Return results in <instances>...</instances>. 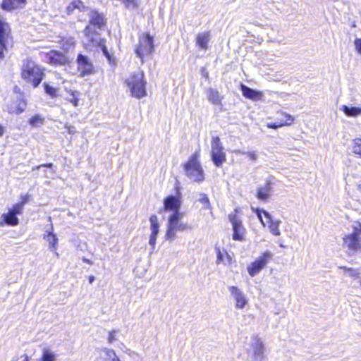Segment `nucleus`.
I'll use <instances>...</instances> for the list:
<instances>
[{
    "mask_svg": "<svg viewBox=\"0 0 361 361\" xmlns=\"http://www.w3.org/2000/svg\"><path fill=\"white\" fill-rule=\"evenodd\" d=\"M126 83L130 90L131 96L137 99H141L147 96V81L145 79L144 73L141 71L133 72Z\"/></svg>",
    "mask_w": 361,
    "mask_h": 361,
    "instance_id": "nucleus-1",
    "label": "nucleus"
},
{
    "mask_svg": "<svg viewBox=\"0 0 361 361\" xmlns=\"http://www.w3.org/2000/svg\"><path fill=\"white\" fill-rule=\"evenodd\" d=\"M22 78L37 87L44 78L42 70L31 60H27L22 68Z\"/></svg>",
    "mask_w": 361,
    "mask_h": 361,
    "instance_id": "nucleus-2",
    "label": "nucleus"
},
{
    "mask_svg": "<svg viewBox=\"0 0 361 361\" xmlns=\"http://www.w3.org/2000/svg\"><path fill=\"white\" fill-rule=\"evenodd\" d=\"M184 169L188 178L192 181L202 182L204 180V171L197 159V155H192L185 164Z\"/></svg>",
    "mask_w": 361,
    "mask_h": 361,
    "instance_id": "nucleus-3",
    "label": "nucleus"
},
{
    "mask_svg": "<svg viewBox=\"0 0 361 361\" xmlns=\"http://www.w3.org/2000/svg\"><path fill=\"white\" fill-rule=\"evenodd\" d=\"M344 245L348 250L356 251L361 248V224L355 222L352 226V231L343 238Z\"/></svg>",
    "mask_w": 361,
    "mask_h": 361,
    "instance_id": "nucleus-4",
    "label": "nucleus"
},
{
    "mask_svg": "<svg viewBox=\"0 0 361 361\" xmlns=\"http://www.w3.org/2000/svg\"><path fill=\"white\" fill-rule=\"evenodd\" d=\"M77 70L79 76L84 78L95 73L93 62L87 56L79 53L76 58Z\"/></svg>",
    "mask_w": 361,
    "mask_h": 361,
    "instance_id": "nucleus-5",
    "label": "nucleus"
},
{
    "mask_svg": "<svg viewBox=\"0 0 361 361\" xmlns=\"http://www.w3.org/2000/svg\"><path fill=\"white\" fill-rule=\"evenodd\" d=\"M211 148L212 160L216 166L220 167L226 161V153L224 152L219 137H212Z\"/></svg>",
    "mask_w": 361,
    "mask_h": 361,
    "instance_id": "nucleus-6",
    "label": "nucleus"
},
{
    "mask_svg": "<svg viewBox=\"0 0 361 361\" xmlns=\"http://www.w3.org/2000/svg\"><path fill=\"white\" fill-rule=\"evenodd\" d=\"M273 255V253L270 251L264 252L257 260L247 267L248 274L251 276H256L266 267Z\"/></svg>",
    "mask_w": 361,
    "mask_h": 361,
    "instance_id": "nucleus-7",
    "label": "nucleus"
},
{
    "mask_svg": "<svg viewBox=\"0 0 361 361\" xmlns=\"http://www.w3.org/2000/svg\"><path fill=\"white\" fill-rule=\"evenodd\" d=\"M154 51L153 37L146 34L140 38L139 46L135 49L136 55L142 59L144 56L149 55Z\"/></svg>",
    "mask_w": 361,
    "mask_h": 361,
    "instance_id": "nucleus-8",
    "label": "nucleus"
},
{
    "mask_svg": "<svg viewBox=\"0 0 361 361\" xmlns=\"http://www.w3.org/2000/svg\"><path fill=\"white\" fill-rule=\"evenodd\" d=\"M255 213H256L259 220L260 221V222L262 223V224L264 226H265L266 224H265L264 221H263L262 214H263L264 215V216L267 218V222L269 224V231L274 235L278 236V235H281V232L279 228L281 221H279V220L274 221L272 219L271 215L268 212H267L264 209H261L259 208H257L255 209Z\"/></svg>",
    "mask_w": 361,
    "mask_h": 361,
    "instance_id": "nucleus-9",
    "label": "nucleus"
},
{
    "mask_svg": "<svg viewBox=\"0 0 361 361\" xmlns=\"http://www.w3.org/2000/svg\"><path fill=\"white\" fill-rule=\"evenodd\" d=\"M89 24L84 30V32H90V30H101L105 25V20L103 14L97 11H91L89 14Z\"/></svg>",
    "mask_w": 361,
    "mask_h": 361,
    "instance_id": "nucleus-10",
    "label": "nucleus"
},
{
    "mask_svg": "<svg viewBox=\"0 0 361 361\" xmlns=\"http://www.w3.org/2000/svg\"><path fill=\"white\" fill-rule=\"evenodd\" d=\"M228 219L232 224L233 226V239L236 241H243L245 229L242 224L241 220L235 214H230Z\"/></svg>",
    "mask_w": 361,
    "mask_h": 361,
    "instance_id": "nucleus-11",
    "label": "nucleus"
},
{
    "mask_svg": "<svg viewBox=\"0 0 361 361\" xmlns=\"http://www.w3.org/2000/svg\"><path fill=\"white\" fill-rule=\"evenodd\" d=\"M183 216L180 212H173L168 220L167 230L166 237L167 240H173L176 238L177 231L178 223Z\"/></svg>",
    "mask_w": 361,
    "mask_h": 361,
    "instance_id": "nucleus-12",
    "label": "nucleus"
},
{
    "mask_svg": "<svg viewBox=\"0 0 361 361\" xmlns=\"http://www.w3.org/2000/svg\"><path fill=\"white\" fill-rule=\"evenodd\" d=\"M276 179L274 177H269L264 185H261L257 190V197L262 201H267L269 197L271 195L273 192V185L275 184Z\"/></svg>",
    "mask_w": 361,
    "mask_h": 361,
    "instance_id": "nucleus-13",
    "label": "nucleus"
},
{
    "mask_svg": "<svg viewBox=\"0 0 361 361\" xmlns=\"http://www.w3.org/2000/svg\"><path fill=\"white\" fill-rule=\"evenodd\" d=\"M180 193L177 190V195H169L164 199V209L172 211L173 212H180L179 209L181 206Z\"/></svg>",
    "mask_w": 361,
    "mask_h": 361,
    "instance_id": "nucleus-14",
    "label": "nucleus"
},
{
    "mask_svg": "<svg viewBox=\"0 0 361 361\" xmlns=\"http://www.w3.org/2000/svg\"><path fill=\"white\" fill-rule=\"evenodd\" d=\"M228 290L235 300V307L237 309L244 308L247 303V300L243 291L240 290L237 286H229Z\"/></svg>",
    "mask_w": 361,
    "mask_h": 361,
    "instance_id": "nucleus-15",
    "label": "nucleus"
},
{
    "mask_svg": "<svg viewBox=\"0 0 361 361\" xmlns=\"http://www.w3.org/2000/svg\"><path fill=\"white\" fill-rule=\"evenodd\" d=\"M27 0H3L1 8L7 12H11L14 10L24 8L26 6Z\"/></svg>",
    "mask_w": 361,
    "mask_h": 361,
    "instance_id": "nucleus-16",
    "label": "nucleus"
},
{
    "mask_svg": "<svg viewBox=\"0 0 361 361\" xmlns=\"http://www.w3.org/2000/svg\"><path fill=\"white\" fill-rule=\"evenodd\" d=\"M253 350V360L255 361H262L264 358V345L263 341L255 337L254 342L252 343Z\"/></svg>",
    "mask_w": 361,
    "mask_h": 361,
    "instance_id": "nucleus-17",
    "label": "nucleus"
},
{
    "mask_svg": "<svg viewBox=\"0 0 361 361\" xmlns=\"http://www.w3.org/2000/svg\"><path fill=\"white\" fill-rule=\"evenodd\" d=\"M47 57L49 63L53 65L64 66L69 63L68 58L58 51H51Z\"/></svg>",
    "mask_w": 361,
    "mask_h": 361,
    "instance_id": "nucleus-18",
    "label": "nucleus"
},
{
    "mask_svg": "<svg viewBox=\"0 0 361 361\" xmlns=\"http://www.w3.org/2000/svg\"><path fill=\"white\" fill-rule=\"evenodd\" d=\"M241 91L243 95L253 101H261L263 99V93L258 90L252 89L245 85H241Z\"/></svg>",
    "mask_w": 361,
    "mask_h": 361,
    "instance_id": "nucleus-19",
    "label": "nucleus"
},
{
    "mask_svg": "<svg viewBox=\"0 0 361 361\" xmlns=\"http://www.w3.org/2000/svg\"><path fill=\"white\" fill-rule=\"evenodd\" d=\"M99 31V30H90V32H84L87 40L95 47H99L103 43L106 42V40L101 37Z\"/></svg>",
    "mask_w": 361,
    "mask_h": 361,
    "instance_id": "nucleus-20",
    "label": "nucleus"
},
{
    "mask_svg": "<svg viewBox=\"0 0 361 361\" xmlns=\"http://www.w3.org/2000/svg\"><path fill=\"white\" fill-rule=\"evenodd\" d=\"M46 233H47L44 235V239L49 243L50 250L51 251H54L56 252V255L59 256V254L56 252L58 244V238L53 233L52 224L50 225V228L47 230Z\"/></svg>",
    "mask_w": 361,
    "mask_h": 361,
    "instance_id": "nucleus-21",
    "label": "nucleus"
},
{
    "mask_svg": "<svg viewBox=\"0 0 361 361\" xmlns=\"http://www.w3.org/2000/svg\"><path fill=\"white\" fill-rule=\"evenodd\" d=\"M208 100L214 105H221L223 97L216 89L208 88L206 90Z\"/></svg>",
    "mask_w": 361,
    "mask_h": 361,
    "instance_id": "nucleus-22",
    "label": "nucleus"
},
{
    "mask_svg": "<svg viewBox=\"0 0 361 361\" xmlns=\"http://www.w3.org/2000/svg\"><path fill=\"white\" fill-rule=\"evenodd\" d=\"M279 114L283 116L286 118V121H284L283 123H279L278 121H276V122L268 123L267 127L269 128L277 129L282 126H290L293 123L294 118L291 115L282 111L279 113Z\"/></svg>",
    "mask_w": 361,
    "mask_h": 361,
    "instance_id": "nucleus-23",
    "label": "nucleus"
},
{
    "mask_svg": "<svg viewBox=\"0 0 361 361\" xmlns=\"http://www.w3.org/2000/svg\"><path fill=\"white\" fill-rule=\"evenodd\" d=\"M86 8V6L81 0H73L66 8V13L67 16H71L74 13L75 10L84 11Z\"/></svg>",
    "mask_w": 361,
    "mask_h": 361,
    "instance_id": "nucleus-24",
    "label": "nucleus"
},
{
    "mask_svg": "<svg viewBox=\"0 0 361 361\" xmlns=\"http://www.w3.org/2000/svg\"><path fill=\"white\" fill-rule=\"evenodd\" d=\"M210 40V34L209 32L199 33L196 37V44L202 49H207L208 43Z\"/></svg>",
    "mask_w": 361,
    "mask_h": 361,
    "instance_id": "nucleus-25",
    "label": "nucleus"
},
{
    "mask_svg": "<svg viewBox=\"0 0 361 361\" xmlns=\"http://www.w3.org/2000/svg\"><path fill=\"white\" fill-rule=\"evenodd\" d=\"M215 250L216 252V264H226V259L227 260V263L231 262V258L226 250L221 251L217 246L215 247Z\"/></svg>",
    "mask_w": 361,
    "mask_h": 361,
    "instance_id": "nucleus-26",
    "label": "nucleus"
},
{
    "mask_svg": "<svg viewBox=\"0 0 361 361\" xmlns=\"http://www.w3.org/2000/svg\"><path fill=\"white\" fill-rule=\"evenodd\" d=\"M1 219H2L8 226H16L19 224L18 218L9 210L7 213L3 214Z\"/></svg>",
    "mask_w": 361,
    "mask_h": 361,
    "instance_id": "nucleus-27",
    "label": "nucleus"
},
{
    "mask_svg": "<svg viewBox=\"0 0 361 361\" xmlns=\"http://www.w3.org/2000/svg\"><path fill=\"white\" fill-rule=\"evenodd\" d=\"M341 110L348 116L356 117L361 115V107L343 105Z\"/></svg>",
    "mask_w": 361,
    "mask_h": 361,
    "instance_id": "nucleus-28",
    "label": "nucleus"
},
{
    "mask_svg": "<svg viewBox=\"0 0 361 361\" xmlns=\"http://www.w3.org/2000/svg\"><path fill=\"white\" fill-rule=\"evenodd\" d=\"M150 221V229H151V235L154 236H157L159 231V224L158 222V218L156 215H152L149 218Z\"/></svg>",
    "mask_w": 361,
    "mask_h": 361,
    "instance_id": "nucleus-29",
    "label": "nucleus"
},
{
    "mask_svg": "<svg viewBox=\"0 0 361 361\" xmlns=\"http://www.w3.org/2000/svg\"><path fill=\"white\" fill-rule=\"evenodd\" d=\"M200 198L197 200V202L202 204L203 207L202 209L206 210H211L212 209V205L209 201V199L208 196L206 194L201 193L200 195Z\"/></svg>",
    "mask_w": 361,
    "mask_h": 361,
    "instance_id": "nucleus-30",
    "label": "nucleus"
},
{
    "mask_svg": "<svg viewBox=\"0 0 361 361\" xmlns=\"http://www.w3.org/2000/svg\"><path fill=\"white\" fill-rule=\"evenodd\" d=\"M56 355L49 349L44 348L42 352L41 361H55Z\"/></svg>",
    "mask_w": 361,
    "mask_h": 361,
    "instance_id": "nucleus-31",
    "label": "nucleus"
},
{
    "mask_svg": "<svg viewBox=\"0 0 361 361\" xmlns=\"http://www.w3.org/2000/svg\"><path fill=\"white\" fill-rule=\"evenodd\" d=\"M44 123V118L39 114H36V115L33 116L29 120V123L32 127H38L41 125H43Z\"/></svg>",
    "mask_w": 361,
    "mask_h": 361,
    "instance_id": "nucleus-32",
    "label": "nucleus"
},
{
    "mask_svg": "<svg viewBox=\"0 0 361 361\" xmlns=\"http://www.w3.org/2000/svg\"><path fill=\"white\" fill-rule=\"evenodd\" d=\"M44 88L45 93L49 95L51 98H54L57 96V90L50 86L48 83H44Z\"/></svg>",
    "mask_w": 361,
    "mask_h": 361,
    "instance_id": "nucleus-33",
    "label": "nucleus"
},
{
    "mask_svg": "<svg viewBox=\"0 0 361 361\" xmlns=\"http://www.w3.org/2000/svg\"><path fill=\"white\" fill-rule=\"evenodd\" d=\"M122 3L128 9L135 10L139 6L137 0H123Z\"/></svg>",
    "mask_w": 361,
    "mask_h": 361,
    "instance_id": "nucleus-34",
    "label": "nucleus"
},
{
    "mask_svg": "<svg viewBox=\"0 0 361 361\" xmlns=\"http://www.w3.org/2000/svg\"><path fill=\"white\" fill-rule=\"evenodd\" d=\"M99 47L101 48L103 54L106 56V58L107 59L109 62L111 63L114 60V56L112 55H111L110 53L109 52L107 47L105 44V42L103 43Z\"/></svg>",
    "mask_w": 361,
    "mask_h": 361,
    "instance_id": "nucleus-35",
    "label": "nucleus"
},
{
    "mask_svg": "<svg viewBox=\"0 0 361 361\" xmlns=\"http://www.w3.org/2000/svg\"><path fill=\"white\" fill-rule=\"evenodd\" d=\"M13 214H14L16 216L18 214H21L23 211V207L22 204L16 203L15 204L11 209H9Z\"/></svg>",
    "mask_w": 361,
    "mask_h": 361,
    "instance_id": "nucleus-36",
    "label": "nucleus"
},
{
    "mask_svg": "<svg viewBox=\"0 0 361 361\" xmlns=\"http://www.w3.org/2000/svg\"><path fill=\"white\" fill-rule=\"evenodd\" d=\"M107 357L105 361H119L114 350H107L106 352Z\"/></svg>",
    "mask_w": 361,
    "mask_h": 361,
    "instance_id": "nucleus-37",
    "label": "nucleus"
},
{
    "mask_svg": "<svg viewBox=\"0 0 361 361\" xmlns=\"http://www.w3.org/2000/svg\"><path fill=\"white\" fill-rule=\"evenodd\" d=\"M340 269H344L348 272L349 276L350 277H357L360 274V272L357 269L353 268H348L346 267H340Z\"/></svg>",
    "mask_w": 361,
    "mask_h": 361,
    "instance_id": "nucleus-38",
    "label": "nucleus"
},
{
    "mask_svg": "<svg viewBox=\"0 0 361 361\" xmlns=\"http://www.w3.org/2000/svg\"><path fill=\"white\" fill-rule=\"evenodd\" d=\"M353 152L361 157V139H355L354 140Z\"/></svg>",
    "mask_w": 361,
    "mask_h": 361,
    "instance_id": "nucleus-39",
    "label": "nucleus"
},
{
    "mask_svg": "<svg viewBox=\"0 0 361 361\" xmlns=\"http://www.w3.org/2000/svg\"><path fill=\"white\" fill-rule=\"evenodd\" d=\"M354 44L356 51L361 55V38H357L355 40Z\"/></svg>",
    "mask_w": 361,
    "mask_h": 361,
    "instance_id": "nucleus-40",
    "label": "nucleus"
},
{
    "mask_svg": "<svg viewBox=\"0 0 361 361\" xmlns=\"http://www.w3.org/2000/svg\"><path fill=\"white\" fill-rule=\"evenodd\" d=\"M243 154H246L252 161H256L257 159V154L255 152H243Z\"/></svg>",
    "mask_w": 361,
    "mask_h": 361,
    "instance_id": "nucleus-41",
    "label": "nucleus"
},
{
    "mask_svg": "<svg viewBox=\"0 0 361 361\" xmlns=\"http://www.w3.org/2000/svg\"><path fill=\"white\" fill-rule=\"evenodd\" d=\"M10 38L6 42L5 47H3L2 46H0V59L4 58V51H6L8 49V44L9 42Z\"/></svg>",
    "mask_w": 361,
    "mask_h": 361,
    "instance_id": "nucleus-42",
    "label": "nucleus"
},
{
    "mask_svg": "<svg viewBox=\"0 0 361 361\" xmlns=\"http://www.w3.org/2000/svg\"><path fill=\"white\" fill-rule=\"evenodd\" d=\"M25 106H26L25 103L19 104L18 106L17 107L16 113L18 114L23 113L25 109Z\"/></svg>",
    "mask_w": 361,
    "mask_h": 361,
    "instance_id": "nucleus-43",
    "label": "nucleus"
},
{
    "mask_svg": "<svg viewBox=\"0 0 361 361\" xmlns=\"http://www.w3.org/2000/svg\"><path fill=\"white\" fill-rule=\"evenodd\" d=\"M188 228V225L183 223H178L177 231H183Z\"/></svg>",
    "mask_w": 361,
    "mask_h": 361,
    "instance_id": "nucleus-44",
    "label": "nucleus"
},
{
    "mask_svg": "<svg viewBox=\"0 0 361 361\" xmlns=\"http://www.w3.org/2000/svg\"><path fill=\"white\" fill-rule=\"evenodd\" d=\"M116 333V331L114 330L112 331L109 332L108 341L109 343H112L115 340V334Z\"/></svg>",
    "mask_w": 361,
    "mask_h": 361,
    "instance_id": "nucleus-45",
    "label": "nucleus"
},
{
    "mask_svg": "<svg viewBox=\"0 0 361 361\" xmlns=\"http://www.w3.org/2000/svg\"><path fill=\"white\" fill-rule=\"evenodd\" d=\"M157 237V236H154V235H150V237H149V244L152 247L153 249L156 244Z\"/></svg>",
    "mask_w": 361,
    "mask_h": 361,
    "instance_id": "nucleus-46",
    "label": "nucleus"
},
{
    "mask_svg": "<svg viewBox=\"0 0 361 361\" xmlns=\"http://www.w3.org/2000/svg\"><path fill=\"white\" fill-rule=\"evenodd\" d=\"M72 95L73 96V98L71 99L70 100V102L75 106H78V102H79V99L78 98L75 97V94L73 93Z\"/></svg>",
    "mask_w": 361,
    "mask_h": 361,
    "instance_id": "nucleus-47",
    "label": "nucleus"
},
{
    "mask_svg": "<svg viewBox=\"0 0 361 361\" xmlns=\"http://www.w3.org/2000/svg\"><path fill=\"white\" fill-rule=\"evenodd\" d=\"M66 128H67L68 133L69 134L73 135L76 133L75 128L73 126H66Z\"/></svg>",
    "mask_w": 361,
    "mask_h": 361,
    "instance_id": "nucleus-48",
    "label": "nucleus"
},
{
    "mask_svg": "<svg viewBox=\"0 0 361 361\" xmlns=\"http://www.w3.org/2000/svg\"><path fill=\"white\" fill-rule=\"evenodd\" d=\"M53 166V164L51 163H47V164H42V165H39L38 166L36 167V169H39L40 167H47V168H51Z\"/></svg>",
    "mask_w": 361,
    "mask_h": 361,
    "instance_id": "nucleus-49",
    "label": "nucleus"
},
{
    "mask_svg": "<svg viewBox=\"0 0 361 361\" xmlns=\"http://www.w3.org/2000/svg\"><path fill=\"white\" fill-rule=\"evenodd\" d=\"M280 112H278V118H277V121L279 123H283L284 121H286V118L279 114Z\"/></svg>",
    "mask_w": 361,
    "mask_h": 361,
    "instance_id": "nucleus-50",
    "label": "nucleus"
},
{
    "mask_svg": "<svg viewBox=\"0 0 361 361\" xmlns=\"http://www.w3.org/2000/svg\"><path fill=\"white\" fill-rule=\"evenodd\" d=\"M28 200H29V197L25 196L23 197V200L19 203L22 204V206L24 207L25 204L28 202Z\"/></svg>",
    "mask_w": 361,
    "mask_h": 361,
    "instance_id": "nucleus-51",
    "label": "nucleus"
},
{
    "mask_svg": "<svg viewBox=\"0 0 361 361\" xmlns=\"http://www.w3.org/2000/svg\"><path fill=\"white\" fill-rule=\"evenodd\" d=\"M5 133V129L3 126L0 124V136H2Z\"/></svg>",
    "mask_w": 361,
    "mask_h": 361,
    "instance_id": "nucleus-52",
    "label": "nucleus"
},
{
    "mask_svg": "<svg viewBox=\"0 0 361 361\" xmlns=\"http://www.w3.org/2000/svg\"><path fill=\"white\" fill-rule=\"evenodd\" d=\"M88 280L90 283H92L94 281L95 278L94 276L92 275L89 276Z\"/></svg>",
    "mask_w": 361,
    "mask_h": 361,
    "instance_id": "nucleus-53",
    "label": "nucleus"
},
{
    "mask_svg": "<svg viewBox=\"0 0 361 361\" xmlns=\"http://www.w3.org/2000/svg\"><path fill=\"white\" fill-rule=\"evenodd\" d=\"M5 224H6V223L4 222V221L2 219H0V226H4Z\"/></svg>",
    "mask_w": 361,
    "mask_h": 361,
    "instance_id": "nucleus-54",
    "label": "nucleus"
},
{
    "mask_svg": "<svg viewBox=\"0 0 361 361\" xmlns=\"http://www.w3.org/2000/svg\"><path fill=\"white\" fill-rule=\"evenodd\" d=\"M23 361H30L29 360V357H28V356L27 355H25V359H24Z\"/></svg>",
    "mask_w": 361,
    "mask_h": 361,
    "instance_id": "nucleus-55",
    "label": "nucleus"
},
{
    "mask_svg": "<svg viewBox=\"0 0 361 361\" xmlns=\"http://www.w3.org/2000/svg\"><path fill=\"white\" fill-rule=\"evenodd\" d=\"M204 76L207 77L208 76V73L204 74Z\"/></svg>",
    "mask_w": 361,
    "mask_h": 361,
    "instance_id": "nucleus-56",
    "label": "nucleus"
},
{
    "mask_svg": "<svg viewBox=\"0 0 361 361\" xmlns=\"http://www.w3.org/2000/svg\"><path fill=\"white\" fill-rule=\"evenodd\" d=\"M360 285H361V280H360Z\"/></svg>",
    "mask_w": 361,
    "mask_h": 361,
    "instance_id": "nucleus-57",
    "label": "nucleus"
},
{
    "mask_svg": "<svg viewBox=\"0 0 361 361\" xmlns=\"http://www.w3.org/2000/svg\"><path fill=\"white\" fill-rule=\"evenodd\" d=\"M360 188H361V185H360Z\"/></svg>",
    "mask_w": 361,
    "mask_h": 361,
    "instance_id": "nucleus-58",
    "label": "nucleus"
},
{
    "mask_svg": "<svg viewBox=\"0 0 361 361\" xmlns=\"http://www.w3.org/2000/svg\"><path fill=\"white\" fill-rule=\"evenodd\" d=\"M120 361V360H119Z\"/></svg>",
    "mask_w": 361,
    "mask_h": 361,
    "instance_id": "nucleus-59",
    "label": "nucleus"
}]
</instances>
